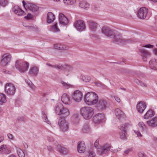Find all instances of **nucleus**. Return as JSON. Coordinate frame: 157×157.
I'll return each mask as SVG.
<instances>
[{"label": "nucleus", "mask_w": 157, "mask_h": 157, "mask_svg": "<svg viewBox=\"0 0 157 157\" xmlns=\"http://www.w3.org/2000/svg\"><path fill=\"white\" fill-rule=\"evenodd\" d=\"M113 34V41L116 43L125 44L128 43H132L135 41V39H125L123 38L120 33L116 31H115Z\"/></svg>", "instance_id": "nucleus-1"}, {"label": "nucleus", "mask_w": 157, "mask_h": 157, "mask_svg": "<svg viewBox=\"0 0 157 157\" xmlns=\"http://www.w3.org/2000/svg\"><path fill=\"white\" fill-rule=\"evenodd\" d=\"M84 100L85 102L88 105H94L97 103L98 101V97L94 92H88L85 94Z\"/></svg>", "instance_id": "nucleus-2"}, {"label": "nucleus", "mask_w": 157, "mask_h": 157, "mask_svg": "<svg viewBox=\"0 0 157 157\" xmlns=\"http://www.w3.org/2000/svg\"><path fill=\"white\" fill-rule=\"evenodd\" d=\"M80 113L84 119L89 120L94 115V111L91 107L85 106L80 109Z\"/></svg>", "instance_id": "nucleus-3"}, {"label": "nucleus", "mask_w": 157, "mask_h": 157, "mask_svg": "<svg viewBox=\"0 0 157 157\" xmlns=\"http://www.w3.org/2000/svg\"><path fill=\"white\" fill-rule=\"evenodd\" d=\"M15 66L20 72L24 73L28 71L29 65L28 62L19 59L16 61Z\"/></svg>", "instance_id": "nucleus-4"}, {"label": "nucleus", "mask_w": 157, "mask_h": 157, "mask_svg": "<svg viewBox=\"0 0 157 157\" xmlns=\"http://www.w3.org/2000/svg\"><path fill=\"white\" fill-rule=\"evenodd\" d=\"M94 145L95 147L98 149L97 152L99 155L107 154L111 148V145L107 144L103 145L101 147L97 140L95 142Z\"/></svg>", "instance_id": "nucleus-5"}, {"label": "nucleus", "mask_w": 157, "mask_h": 157, "mask_svg": "<svg viewBox=\"0 0 157 157\" xmlns=\"http://www.w3.org/2000/svg\"><path fill=\"white\" fill-rule=\"evenodd\" d=\"M11 59V56L9 53H5L1 57L0 61V65L4 67L7 66L10 62Z\"/></svg>", "instance_id": "nucleus-6"}, {"label": "nucleus", "mask_w": 157, "mask_h": 157, "mask_svg": "<svg viewBox=\"0 0 157 157\" xmlns=\"http://www.w3.org/2000/svg\"><path fill=\"white\" fill-rule=\"evenodd\" d=\"M15 86L12 83H6L5 89V91L7 95L13 96L16 92Z\"/></svg>", "instance_id": "nucleus-7"}, {"label": "nucleus", "mask_w": 157, "mask_h": 157, "mask_svg": "<svg viewBox=\"0 0 157 157\" xmlns=\"http://www.w3.org/2000/svg\"><path fill=\"white\" fill-rule=\"evenodd\" d=\"M74 25L77 30L79 32L85 31L86 28L84 22L81 20L75 21Z\"/></svg>", "instance_id": "nucleus-8"}, {"label": "nucleus", "mask_w": 157, "mask_h": 157, "mask_svg": "<svg viewBox=\"0 0 157 157\" xmlns=\"http://www.w3.org/2000/svg\"><path fill=\"white\" fill-rule=\"evenodd\" d=\"M58 124L61 130L63 132L67 131L68 129L67 123L64 117H60L58 121Z\"/></svg>", "instance_id": "nucleus-9"}, {"label": "nucleus", "mask_w": 157, "mask_h": 157, "mask_svg": "<svg viewBox=\"0 0 157 157\" xmlns=\"http://www.w3.org/2000/svg\"><path fill=\"white\" fill-rule=\"evenodd\" d=\"M97 103V108L98 110L103 111L106 109L107 102L105 100L103 99H100L98 101Z\"/></svg>", "instance_id": "nucleus-10"}, {"label": "nucleus", "mask_w": 157, "mask_h": 157, "mask_svg": "<svg viewBox=\"0 0 157 157\" xmlns=\"http://www.w3.org/2000/svg\"><path fill=\"white\" fill-rule=\"evenodd\" d=\"M128 124H122L119 127L120 129L119 133L120 138L122 139H126V135L127 134L126 129L127 128Z\"/></svg>", "instance_id": "nucleus-11"}, {"label": "nucleus", "mask_w": 157, "mask_h": 157, "mask_svg": "<svg viewBox=\"0 0 157 157\" xmlns=\"http://www.w3.org/2000/svg\"><path fill=\"white\" fill-rule=\"evenodd\" d=\"M102 33L105 36L112 38L113 36L115 31L108 27H104L101 29Z\"/></svg>", "instance_id": "nucleus-12"}, {"label": "nucleus", "mask_w": 157, "mask_h": 157, "mask_svg": "<svg viewBox=\"0 0 157 157\" xmlns=\"http://www.w3.org/2000/svg\"><path fill=\"white\" fill-rule=\"evenodd\" d=\"M148 12V9L145 7H142L138 10L137 16L141 19H144L146 17Z\"/></svg>", "instance_id": "nucleus-13"}, {"label": "nucleus", "mask_w": 157, "mask_h": 157, "mask_svg": "<svg viewBox=\"0 0 157 157\" xmlns=\"http://www.w3.org/2000/svg\"><path fill=\"white\" fill-rule=\"evenodd\" d=\"M105 116L103 114L98 113L94 117V121L95 123L98 124L105 121Z\"/></svg>", "instance_id": "nucleus-14"}, {"label": "nucleus", "mask_w": 157, "mask_h": 157, "mask_svg": "<svg viewBox=\"0 0 157 157\" xmlns=\"http://www.w3.org/2000/svg\"><path fill=\"white\" fill-rule=\"evenodd\" d=\"M73 100L76 102H79L82 99V94L81 91L78 90H75L72 95Z\"/></svg>", "instance_id": "nucleus-15"}, {"label": "nucleus", "mask_w": 157, "mask_h": 157, "mask_svg": "<svg viewBox=\"0 0 157 157\" xmlns=\"http://www.w3.org/2000/svg\"><path fill=\"white\" fill-rule=\"evenodd\" d=\"M59 24L65 26L67 25L68 23V19L67 18L63 13H61L59 14Z\"/></svg>", "instance_id": "nucleus-16"}, {"label": "nucleus", "mask_w": 157, "mask_h": 157, "mask_svg": "<svg viewBox=\"0 0 157 157\" xmlns=\"http://www.w3.org/2000/svg\"><path fill=\"white\" fill-rule=\"evenodd\" d=\"M146 104L145 102L144 101H140L137 103L136 107L138 112L142 113L146 109Z\"/></svg>", "instance_id": "nucleus-17"}, {"label": "nucleus", "mask_w": 157, "mask_h": 157, "mask_svg": "<svg viewBox=\"0 0 157 157\" xmlns=\"http://www.w3.org/2000/svg\"><path fill=\"white\" fill-rule=\"evenodd\" d=\"M55 144L56 146H57L56 149L57 151H58L61 154L65 155L68 153L69 151L67 148L59 145L58 143L57 142H56Z\"/></svg>", "instance_id": "nucleus-18"}, {"label": "nucleus", "mask_w": 157, "mask_h": 157, "mask_svg": "<svg viewBox=\"0 0 157 157\" xmlns=\"http://www.w3.org/2000/svg\"><path fill=\"white\" fill-rule=\"evenodd\" d=\"M14 13L18 16H24L25 15V13L18 6H15L12 9Z\"/></svg>", "instance_id": "nucleus-19"}, {"label": "nucleus", "mask_w": 157, "mask_h": 157, "mask_svg": "<svg viewBox=\"0 0 157 157\" xmlns=\"http://www.w3.org/2000/svg\"><path fill=\"white\" fill-rule=\"evenodd\" d=\"M139 51L141 53L143 61L144 62L146 61L147 58L150 56V53L148 51L144 49H140Z\"/></svg>", "instance_id": "nucleus-20"}, {"label": "nucleus", "mask_w": 157, "mask_h": 157, "mask_svg": "<svg viewBox=\"0 0 157 157\" xmlns=\"http://www.w3.org/2000/svg\"><path fill=\"white\" fill-rule=\"evenodd\" d=\"M59 69L64 70L66 72H69L72 71L73 68L70 65L64 64L59 65Z\"/></svg>", "instance_id": "nucleus-21"}, {"label": "nucleus", "mask_w": 157, "mask_h": 157, "mask_svg": "<svg viewBox=\"0 0 157 157\" xmlns=\"http://www.w3.org/2000/svg\"><path fill=\"white\" fill-rule=\"evenodd\" d=\"M88 24L90 30L93 32H95L98 26L97 23L91 21H88Z\"/></svg>", "instance_id": "nucleus-22"}, {"label": "nucleus", "mask_w": 157, "mask_h": 157, "mask_svg": "<svg viewBox=\"0 0 157 157\" xmlns=\"http://www.w3.org/2000/svg\"><path fill=\"white\" fill-rule=\"evenodd\" d=\"M61 100L62 102L65 104H70L71 103L69 96L66 94H63L61 97Z\"/></svg>", "instance_id": "nucleus-23"}, {"label": "nucleus", "mask_w": 157, "mask_h": 157, "mask_svg": "<svg viewBox=\"0 0 157 157\" xmlns=\"http://www.w3.org/2000/svg\"><path fill=\"white\" fill-rule=\"evenodd\" d=\"M86 146L84 142H78L77 147V150L78 152L83 153L85 151Z\"/></svg>", "instance_id": "nucleus-24"}, {"label": "nucleus", "mask_w": 157, "mask_h": 157, "mask_svg": "<svg viewBox=\"0 0 157 157\" xmlns=\"http://www.w3.org/2000/svg\"><path fill=\"white\" fill-rule=\"evenodd\" d=\"M39 72V69L38 67H33L30 68L29 74L32 76H36Z\"/></svg>", "instance_id": "nucleus-25"}, {"label": "nucleus", "mask_w": 157, "mask_h": 157, "mask_svg": "<svg viewBox=\"0 0 157 157\" xmlns=\"http://www.w3.org/2000/svg\"><path fill=\"white\" fill-rule=\"evenodd\" d=\"M147 123L148 125L151 127L157 126V117H155L150 121H147Z\"/></svg>", "instance_id": "nucleus-26"}, {"label": "nucleus", "mask_w": 157, "mask_h": 157, "mask_svg": "<svg viewBox=\"0 0 157 157\" xmlns=\"http://www.w3.org/2000/svg\"><path fill=\"white\" fill-rule=\"evenodd\" d=\"M149 63L151 69L154 70H157V60L152 59L149 61Z\"/></svg>", "instance_id": "nucleus-27"}, {"label": "nucleus", "mask_w": 157, "mask_h": 157, "mask_svg": "<svg viewBox=\"0 0 157 157\" xmlns=\"http://www.w3.org/2000/svg\"><path fill=\"white\" fill-rule=\"evenodd\" d=\"M10 151L6 145H3L0 147V153L3 154H9Z\"/></svg>", "instance_id": "nucleus-28"}, {"label": "nucleus", "mask_w": 157, "mask_h": 157, "mask_svg": "<svg viewBox=\"0 0 157 157\" xmlns=\"http://www.w3.org/2000/svg\"><path fill=\"white\" fill-rule=\"evenodd\" d=\"M47 22L50 23L55 20V17L52 13L49 12L47 14Z\"/></svg>", "instance_id": "nucleus-29"}, {"label": "nucleus", "mask_w": 157, "mask_h": 157, "mask_svg": "<svg viewBox=\"0 0 157 157\" xmlns=\"http://www.w3.org/2000/svg\"><path fill=\"white\" fill-rule=\"evenodd\" d=\"M30 10L32 12L37 11L39 9V7L36 5L32 3H29L27 5Z\"/></svg>", "instance_id": "nucleus-30"}, {"label": "nucleus", "mask_w": 157, "mask_h": 157, "mask_svg": "<svg viewBox=\"0 0 157 157\" xmlns=\"http://www.w3.org/2000/svg\"><path fill=\"white\" fill-rule=\"evenodd\" d=\"M115 114L117 117L119 119L123 117L124 116L123 113L119 109H117L115 110Z\"/></svg>", "instance_id": "nucleus-31"}, {"label": "nucleus", "mask_w": 157, "mask_h": 157, "mask_svg": "<svg viewBox=\"0 0 157 157\" xmlns=\"http://www.w3.org/2000/svg\"><path fill=\"white\" fill-rule=\"evenodd\" d=\"M154 115L152 110L150 109L148 110L144 116V118L145 119H148L153 117Z\"/></svg>", "instance_id": "nucleus-32"}, {"label": "nucleus", "mask_w": 157, "mask_h": 157, "mask_svg": "<svg viewBox=\"0 0 157 157\" xmlns=\"http://www.w3.org/2000/svg\"><path fill=\"white\" fill-rule=\"evenodd\" d=\"M79 6L81 8L86 9L89 6V4L86 1H80L79 3Z\"/></svg>", "instance_id": "nucleus-33"}, {"label": "nucleus", "mask_w": 157, "mask_h": 157, "mask_svg": "<svg viewBox=\"0 0 157 157\" xmlns=\"http://www.w3.org/2000/svg\"><path fill=\"white\" fill-rule=\"evenodd\" d=\"M70 112L68 110L67 108L64 107L61 115L63 116V117H64L68 116Z\"/></svg>", "instance_id": "nucleus-34"}, {"label": "nucleus", "mask_w": 157, "mask_h": 157, "mask_svg": "<svg viewBox=\"0 0 157 157\" xmlns=\"http://www.w3.org/2000/svg\"><path fill=\"white\" fill-rule=\"evenodd\" d=\"M6 101V97L3 94H0V105L5 103Z\"/></svg>", "instance_id": "nucleus-35"}, {"label": "nucleus", "mask_w": 157, "mask_h": 157, "mask_svg": "<svg viewBox=\"0 0 157 157\" xmlns=\"http://www.w3.org/2000/svg\"><path fill=\"white\" fill-rule=\"evenodd\" d=\"M17 152L19 157H25V154L23 151L20 148H16Z\"/></svg>", "instance_id": "nucleus-36"}, {"label": "nucleus", "mask_w": 157, "mask_h": 157, "mask_svg": "<svg viewBox=\"0 0 157 157\" xmlns=\"http://www.w3.org/2000/svg\"><path fill=\"white\" fill-rule=\"evenodd\" d=\"M64 106L63 105L60 103H57L55 108V112L57 111L58 112V110H59L61 109H63Z\"/></svg>", "instance_id": "nucleus-37"}, {"label": "nucleus", "mask_w": 157, "mask_h": 157, "mask_svg": "<svg viewBox=\"0 0 157 157\" xmlns=\"http://www.w3.org/2000/svg\"><path fill=\"white\" fill-rule=\"evenodd\" d=\"M51 31L54 32H58L60 30L58 28L57 23L55 24L52 26Z\"/></svg>", "instance_id": "nucleus-38"}, {"label": "nucleus", "mask_w": 157, "mask_h": 157, "mask_svg": "<svg viewBox=\"0 0 157 157\" xmlns=\"http://www.w3.org/2000/svg\"><path fill=\"white\" fill-rule=\"evenodd\" d=\"M134 82L138 85L140 86H144L145 87H147L146 84L142 81L138 79H135L134 80Z\"/></svg>", "instance_id": "nucleus-39"}, {"label": "nucleus", "mask_w": 157, "mask_h": 157, "mask_svg": "<svg viewBox=\"0 0 157 157\" xmlns=\"http://www.w3.org/2000/svg\"><path fill=\"white\" fill-rule=\"evenodd\" d=\"M82 131L84 133H87L90 131L89 125L88 124H85L84 125Z\"/></svg>", "instance_id": "nucleus-40"}, {"label": "nucleus", "mask_w": 157, "mask_h": 157, "mask_svg": "<svg viewBox=\"0 0 157 157\" xmlns=\"http://www.w3.org/2000/svg\"><path fill=\"white\" fill-rule=\"evenodd\" d=\"M63 1L65 5H71L74 4L76 0H63Z\"/></svg>", "instance_id": "nucleus-41"}, {"label": "nucleus", "mask_w": 157, "mask_h": 157, "mask_svg": "<svg viewBox=\"0 0 157 157\" xmlns=\"http://www.w3.org/2000/svg\"><path fill=\"white\" fill-rule=\"evenodd\" d=\"M61 82L63 87L66 89H67L69 88L72 87H73L72 85L65 82L63 81H62Z\"/></svg>", "instance_id": "nucleus-42"}, {"label": "nucleus", "mask_w": 157, "mask_h": 157, "mask_svg": "<svg viewBox=\"0 0 157 157\" xmlns=\"http://www.w3.org/2000/svg\"><path fill=\"white\" fill-rule=\"evenodd\" d=\"M42 118L44 119V121L47 123L48 124H50V121L48 120L47 116L44 112H42Z\"/></svg>", "instance_id": "nucleus-43"}, {"label": "nucleus", "mask_w": 157, "mask_h": 157, "mask_svg": "<svg viewBox=\"0 0 157 157\" xmlns=\"http://www.w3.org/2000/svg\"><path fill=\"white\" fill-rule=\"evenodd\" d=\"M81 79L84 82H89L91 80L90 77L88 76H83L81 77Z\"/></svg>", "instance_id": "nucleus-44"}, {"label": "nucleus", "mask_w": 157, "mask_h": 157, "mask_svg": "<svg viewBox=\"0 0 157 157\" xmlns=\"http://www.w3.org/2000/svg\"><path fill=\"white\" fill-rule=\"evenodd\" d=\"M138 126L143 130H145L146 128V126L143 122H139L138 124Z\"/></svg>", "instance_id": "nucleus-45"}, {"label": "nucleus", "mask_w": 157, "mask_h": 157, "mask_svg": "<svg viewBox=\"0 0 157 157\" xmlns=\"http://www.w3.org/2000/svg\"><path fill=\"white\" fill-rule=\"evenodd\" d=\"M68 46L60 44V46H59L58 49L60 50H65L68 49Z\"/></svg>", "instance_id": "nucleus-46"}, {"label": "nucleus", "mask_w": 157, "mask_h": 157, "mask_svg": "<svg viewBox=\"0 0 157 157\" xmlns=\"http://www.w3.org/2000/svg\"><path fill=\"white\" fill-rule=\"evenodd\" d=\"M8 3L7 0H0V5L1 6L4 7Z\"/></svg>", "instance_id": "nucleus-47"}, {"label": "nucleus", "mask_w": 157, "mask_h": 157, "mask_svg": "<svg viewBox=\"0 0 157 157\" xmlns=\"http://www.w3.org/2000/svg\"><path fill=\"white\" fill-rule=\"evenodd\" d=\"M46 65L48 66L51 67H52L54 68L58 69H59V65H53L51 64L48 63H46Z\"/></svg>", "instance_id": "nucleus-48"}, {"label": "nucleus", "mask_w": 157, "mask_h": 157, "mask_svg": "<svg viewBox=\"0 0 157 157\" xmlns=\"http://www.w3.org/2000/svg\"><path fill=\"white\" fill-rule=\"evenodd\" d=\"M17 120L19 122H24L25 120V118L23 116H21L18 117Z\"/></svg>", "instance_id": "nucleus-49"}, {"label": "nucleus", "mask_w": 157, "mask_h": 157, "mask_svg": "<svg viewBox=\"0 0 157 157\" xmlns=\"http://www.w3.org/2000/svg\"><path fill=\"white\" fill-rule=\"evenodd\" d=\"M78 117H79V115L78 114H75L73 116L72 118L74 119V118H75L76 121H77V122H76L75 123L76 124H78V123H79L78 121V120H79Z\"/></svg>", "instance_id": "nucleus-50"}, {"label": "nucleus", "mask_w": 157, "mask_h": 157, "mask_svg": "<svg viewBox=\"0 0 157 157\" xmlns=\"http://www.w3.org/2000/svg\"><path fill=\"white\" fill-rule=\"evenodd\" d=\"M138 155L139 157H148L143 152H139Z\"/></svg>", "instance_id": "nucleus-51"}, {"label": "nucleus", "mask_w": 157, "mask_h": 157, "mask_svg": "<svg viewBox=\"0 0 157 157\" xmlns=\"http://www.w3.org/2000/svg\"><path fill=\"white\" fill-rule=\"evenodd\" d=\"M25 81L28 85L31 87H32L33 83L29 80H25Z\"/></svg>", "instance_id": "nucleus-52"}, {"label": "nucleus", "mask_w": 157, "mask_h": 157, "mask_svg": "<svg viewBox=\"0 0 157 157\" xmlns=\"http://www.w3.org/2000/svg\"><path fill=\"white\" fill-rule=\"evenodd\" d=\"M89 157H96L95 153L93 151H91L89 154Z\"/></svg>", "instance_id": "nucleus-53"}, {"label": "nucleus", "mask_w": 157, "mask_h": 157, "mask_svg": "<svg viewBox=\"0 0 157 157\" xmlns=\"http://www.w3.org/2000/svg\"><path fill=\"white\" fill-rule=\"evenodd\" d=\"M134 132L137 135V136L138 137H142V136L141 134L140 133V132H139L138 131H134Z\"/></svg>", "instance_id": "nucleus-54"}, {"label": "nucleus", "mask_w": 157, "mask_h": 157, "mask_svg": "<svg viewBox=\"0 0 157 157\" xmlns=\"http://www.w3.org/2000/svg\"><path fill=\"white\" fill-rule=\"evenodd\" d=\"M33 17L32 15L30 13H28L27 16L25 17L24 18L27 19H29Z\"/></svg>", "instance_id": "nucleus-55"}, {"label": "nucleus", "mask_w": 157, "mask_h": 157, "mask_svg": "<svg viewBox=\"0 0 157 157\" xmlns=\"http://www.w3.org/2000/svg\"><path fill=\"white\" fill-rule=\"evenodd\" d=\"M94 84L96 86H100L102 85L101 83L98 81L95 82H94Z\"/></svg>", "instance_id": "nucleus-56"}, {"label": "nucleus", "mask_w": 157, "mask_h": 157, "mask_svg": "<svg viewBox=\"0 0 157 157\" xmlns=\"http://www.w3.org/2000/svg\"><path fill=\"white\" fill-rule=\"evenodd\" d=\"M144 47L148 48H153V45L150 44H147L145 45V46H144Z\"/></svg>", "instance_id": "nucleus-57"}, {"label": "nucleus", "mask_w": 157, "mask_h": 157, "mask_svg": "<svg viewBox=\"0 0 157 157\" xmlns=\"http://www.w3.org/2000/svg\"><path fill=\"white\" fill-rule=\"evenodd\" d=\"M132 150V148L128 149L124 151V153L125 154H127Z\"/></svg>", "instance_id": "nucleus-58"}, {"label": "nucleus", "mask_w": 157, "mask_h": 157, "mask_svg": "<svg viewBox=\"0 0 157 157\" xmlns=\"http://www.w3.org/2000/svg\"><path fill=\"white\" fill-rule=\"evenodd\" d=\"M60 44H55L54 45V47L55 48L58 49L59 48V46H60Z\"/></svg>", "instance_id": "nucleus-59"}, {"label": "nucleus", "mask_w": 157, "mask_h": 157, "mask_svg": "<svg viewBox=\"0 0 157 157\" xmlns=\"http://www.w3.org/2000/svg\"><path fill=\"white\" fill-rule=\"evenodd\" d=\"M47 149L48 150L50 151H52L53 150L52 147L50 146H48Z\"/></svg>", "instance_id": "nucleus-60"}, {"label": "nucleus", "mask_w": 157, "mask_h": 157, "mask_svg": "<svg viewBox=\"0 0 157 157\" xmlns=\"http://www.w3.org/2000/svg\"><path fill=\"white\" fill-rule=\"evenodd\" d=\"M114 98L116 101L118 102H120L121 100L117 96H115L114 97Z\"/></svg>", "instance_id": "nucleus-61"}, {"label": "nucleus", "mask_w": 157, "mask_h": 157, "mask_svg": "<svg viewBox=\"0 0 157 157\" xmlns=\"http://www.w3.org/2000/svg\"><path fill=\"white\" fill-rule=\"evenodd\" d=\"M7 136L9 138L12 140L13 139V136L12 134L9 133L8 134Z\"/></svg>", "instance_id": "nucleus-62"}, {"label": "nucleus", "mask_w": 157, "mask_h": 157, "mask_svg": "<svg viewBox=\"0 0 157 157\" xmlns=\"http://www.w3.org/2000/svg\"><path fill=\"white\" fill-rule=\"evenodd\" d=\"M63 109H63H61L59 111L58 110V111H59L58 112L57 111V112H56V113L58 115H61V112H62Z\"/></svg>", "instance_id": "nucleus-63"}, {"label": "nucleus", "mask_w": 157, "mask_h": 157, "mask_svg": "<svg viewBox=\"0 0 157 157\" xmlns=\"http://www.w3.org/2000/svg\"><path fill=\"white\" fill-rule=\"evenodd\" d=\"M48 140L49 142H52L53 141V139L52 137H48Z\"/></svg>", "instance_id": "nucleus-64"}]
</instances>
